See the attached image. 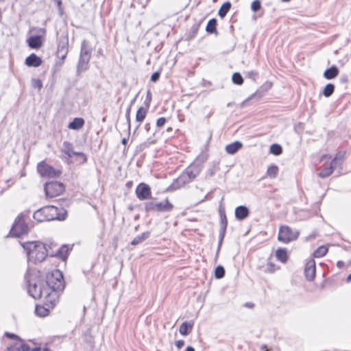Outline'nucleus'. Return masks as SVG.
I'll use <instances>...</instances> for the list:
<instances>
[{"instance_id": "obj_27", "label": "nucleus", "mask_w": 351, "mask_h": 351, "mask_svg": "<svg viewBox=\"0 0 351 351\" xmlns=\"http://www.w3.org/2000/svg\"><path fill=\"white\" fill-rule=\"evenodd\" d=\"M147 108L141 107L138 109L136 114V121L139 123L137 127H139L141 123L145 119L147 112Z\"/></svg>"}, {"instance_id": "obj_45", "label": "nucleus", "mask_w": 351, "mask_h": 351, "mask_svg": "<svg viewBox=\"0 0 351 351\" xmlns=\"http://www.w3.org/2000/svg\"><path fill=\"white\" fill-rule=\"evenodd\" d=\"M247 77L255 81L258 75V73L256 71H251L246 73Z\"/></svg>"}, {"instance_id": "obj_2", "label": "nucleus", "mask_w": 351, "mask_h": 351, "mask_svg": "<svg viewBox=\"0 0 351 351\" xmlns=\"http://www.w3.org/2000/svg\"><path fill=\"white\" fill-rule=\"evenodd\" d=\"M25 251L27 261L32 264L42 263L49 256V245L41 241H28L21 243Z\"/></svg>"}, {"instance_id": "obj_26", "label": "nucleus", "mask_w": 351, "mask_h": 351, "mask_svg": "<svg viewBox=\"0 0 351 351\" xmlns=\"http://www.w3.org/2000/svg\"><path fill=\"white\" fill-rule=\"evenodd\" d=\"M84 125V120L82 118H75L71 123H69L68 128L69 129L78 130L81 129Z\"/></svg>"}, {"instance_id": "obj_10", "label": "nucleus", "mask_w": 351, "mask_h": 351, "mask_svg": "<svg viewBox=\"0 0 351 351\" xmlns=\"http://www.w3.org/2000/svg\"><path fill=\"white\" fill-rule=\"evenodd\" d=\"M69 52V37L67 34H62L58 40L56 54L60 62L59 64H63Z\"/></svg>"}, {"instance_id": "obj_38", "label": "nucleus", "mask_w": 351, "mask_h": 351, "mask_svg": "<svg viewBox=\"0 0 351 351\" xmlns=\"http://www.w3.org/2000/svg\"><path fill=\"white\" fill-rule=\"evenodd\" d=\"M334 90L335 86L332 84H328L323 90V94L325 97H328L333 93Z\"/></svg>"}, {"instance_id": "obj_17", "label": "nucleus", "mask_w": 351, "mask_h": 351, "mask_svg": "<svg viewBox=\"0 0 351 351\" xmlns=\"http://www.w3.org/2000/svg\"><path fill=\"white\" fill-rule=\"evenodd\" d=\"M202 165L201 164L193 163L189 166L186 169V173L193 180L201 172Z\"/></svg>"}, {"instance_id": "obj_57", "label": "nucleus", "mask_w": 351, "mask_h": 351, "mask_svg": "<svg viewBox=\"0 0 351 351\" xmlns=\"http://www.w3.org/2000/svg\"><path fill=\"white\" fill-rule=\"evenodd\" d=\"M337 265H338V266H340V265H343V262H341V261H339V262L337 263Z\"/></svg>"}, {"instance_id": "obj_22", "label": "nucleus", "mask_w": 351, "mask_h": 351, "mask_svg": "<svg viewBox=\"0 0 351 351\" xmlns=\"http://www.w3.org/2000/svg\"><path fill=\"white\" fill-rule=\"evenodd\" d=\"M27 43L32 49H38L42 46L40 36H32L27 39Z\"/></svg>"}, {"instance_id": "obj_47", "label": "nucleus", "mask_w": 351, "mask_h": 351, "mask_svg": "<svg viewBox=\"0 0 351 351\" xmlns=\"http://www.w3.org/2000/svg\"><path fill=\"white\" fill-rule=\"evenodd\" d=\"M166 122V119L165 117H160L156 121V126L158 128H162Z\"/></svg>"}, {"instance_id": "obj_1", "label": "nucleus", "mask_w": 351, "mask_h": 351, "mask_svg": "<svg viewBox=\"0 0 351 351\" xmlns=\"http://www.w3.org/2000/svg\"><path fill=\"white\" fill-rule=\"evenodd\" d=\"M25 280L28 286V293L34 299L44 298L46 305L53 306L58 296L54 292H49V288L46 286L45 281L36 270H28L25 275Z\"/></svg>"}, {"instance_id": "obj_37", "label": "nucleus", "mask_w": 351, "mask_h": 351, "mask_svg": "<svg viewBox=\"0 0 351 351\" xmlns=\"http://www.w3.org/2000/svg\"><path fill=\"white\" fill-rule=\"evenodd\" d=\"M269 151H270V153L273 154L274 155L278 156L280 154H282V148L281 145L274 143L270 146Z\"/></svg>"}, {"instance_id": "obj_61", "label": "nucleus", "mask_w": 351, "mask_h": 351, "mask_svg": "<svg viewBox=\"0 0 351 351\" xmlns=\"http://www.w3.org/2000/svg\"><path fill=\"white\" fill-rule=\"evenodd\" d=\"M246 305H247V306H252L251 304H246Z\"/></svg>"}, {"instance_id": "obj_43", "label": "nucleus", "mask_w": 351, "mask_h": 351, "mask_svg": "<svg viewBox=\"0 0 351 351\" xmlns=\"http://www.w3.org/2000/svg\"><path fill=\"white\" fill-rule=\"evenodd\" d=\"M261 8V3L259 0L254 1L251 4V9L253 12L258 11Z\"/></svg>"}, {"instance_id": "obj_20", "label": "nucleus", "mask_w": 351, "mask_h": 351, "mask_svg": "<svg viewBox=\"0 0 351 351\" xmlns=\"http://www.w3.org/2000/svg\"><path fill=\"white\" fill-rule=\"evenodd\" d=\"M192 181V179L186 173V171L182 173V174L176 180L173 185L176 188L182 187L186 184L189 183Z\"/></svg>"}, {"instance_id": "obj_4", "label": "nucleus", "mask_w": 351, "mask_h": 351, "mask_svg": "<svg viewBox=\"0 0 351 351\" xmlns=\"http://www.w3.org/2000/svg\"><path fill=\"white\" fill-rule=\"evenodd\" d=\"M46 286L49 288V292L58 294L64 287V282L62 272L58 269H54L46 276ZM58 297V295H57Z\"/></svg>"}, {"instance_id": "obj_8", "label": "nucleus", "mask_w": 351, "mask_h": 351, "mask_svg": "<svg viewBox=\"0 0 351 351\" xmlns=\"http://www.w3.org/2000/svg\"><path fill=\"white\" fill-rule=\"evenodd\" d=\"M45 195L47 198H53L62 194L64 189V185L57 181L47 182L44 186Z\"/></svg>"}, {"instance_id": "obj_36", "label": "nucleus", "mask_w": 351, "mask_h": 351, "mask_svg": "<svg viewBox=\"0 0 351 351\" xmlns=\"http://www.w3.org/2000/svg\"><path fill=\"white\" fill-rule=\"evenodd\" d=\"M328 252V248L322 245L319 247L313 253V255L316 258H320L324 256Z\"/></svg>"}, {"instance_id": "obj_35", "label": "nucleus", "mask_w": 351, "mask_h": 351, "mask_svg": "<svg viewBox=\"0 0 351 351\" xmlns=\"http://www.w3.org/2000/svg\"><path fill=\"white\" fill-rule=\"evenodd\" d=\"M278 173V167L276 165H271L268 167L267 171V176L275 178Z\"/></svg>"}, {"instance_id": "obj_19", "label": "nucleus", "mask_w": 351, "mask_h": 351, "mask_svg": "<svg viewBox=\"0 0 351 351\" xmlns=\"http://www.w3.org/2000/svg\"><path fill=\"white\" fill-rule=\"evenodd\" d=\"M235 217L237 220H243L250 215V210L245 206H239L235 208Z\"/></svg>"}, {"instance_id": "obj_34", "label": "nucleus", "mask_w": 351, "mask_h": 351, "mask_svg": "<svg viewBox=\"0 0 351 351\" xmlns=\"http://www.w3.org/2000/svg\"><path fill=\"white\" fill-rule=\"evenodd\" d=\"M219 162L214 161L212 163V166L207 171V175L209 176H213L219 170Z\"/></svg>"}, {"instance_id": "obj_44", "label": "nucleus", "mask_w": 351, "mask_h": 351, "mask_svg": "<svg viewBox=\"0 0 351 351\" xmlns=\"http://www.w3.org/2000/svg\"><path fill=\"white\" fill-rule=\"evenodd\" d=\"M225 233H226V230H222L220 229L219 235V244H218V249H217V254L219 253V252L220 250V248H221V244H222V242H223V238L225 236Z\"/></svg>"}, {"instance_id": "obj_14", "label": "nucleus", "mask_w": 351, "mask_h": 351, "mask_svg": "<svg viewBox=\"0 0 351 351\" xmlns=\"http://www.w3.org/2000/svg\"><path fill=\"white\" fill-rule=\"evenodd\" d=\"M57 247V245L53 243L49 244V256H57L62 259H65L67 256L69 248L66 245H62L61 247H58L56 250H53L54 247Z\"/></svg>"}, {"instance_id": "obj_31", "label": "nucleus", "mask_w": 351, "mask_h": 351, "mask_svg": "<svg viewBox=\"0 0 351 351\" xmlns=\"http://www.w3.org/2000/svg\"><path fill=\"white\" fill-rule=\"evenodd\" d=\"M231 8V3L229 1L225 2L219 8L218 14L221 18H224Z\"/></svg>"}, {"instance_id": "obj_50", "label": "nucleus", "mask_w": 351, "mask_h": 351, "mask_svg": "<svg viewBox=\"0 0 351 351\" xmlns=\"http://www.w3.org/2000/svg\"><path fill=\"white\" fill-rule=\"evenodd\" d=\"M55 1L56 2V3L58 5L60 14L62 15L63 13V11H62V9L61 7L62 6V1L61 0H55Z\"/></svg>"}, {"instance_id": "obj_33", "label": "nucleus", "mask_w": 351, "mask_h": 351, "mask_svg": "<svg viewBox=\"0 0 351 351\" xmlns=\"http://www.w3.org/2000/svg\"><path fill=\"white\" fill-rule=\"evenodd\" d=\"M220 229L226 230L228 220L224 211L220 210Z\"/></svg>"}, {"instance_id": "obj_5", "label": "nucleus", "mask_w": 351, "mask_h": 351, "mask_svg": "<svg viewBox=\"0 0 351 351\" xmlns=\"http://www.w3.org/2000/svg\"><path fill=\"white\" fill-rule=\"evenodd\" d=\"M173 208V205L167 198L160 202L152 200L145 203V210L146 212L168 213L171 212Z\"/></svg>"}, {"instance_id": "obj_18", "label": "nucleus", "mask_w": 351, "mask_h": 351, "mask_svg": "<svg viewBox=\"0 0 351 351\" xmlns=\"http://www.w3.org/2000/svg\"><path fill=\"white\" fill-rule=\"evenodd\" d=\"M337 156L331 161L330 165L324 168L322 171L319 173V176L320 178H326L331 175L333 172L334 169L335 168L337 164Z\"/></svg>"}, {"instance_id": "obj_28", "label": "nucleus", "mask_w": 351, "mask_h": 351, "mask_svg": "<svg viewBox=\"0 0 351 351\" xmlns=\"http://www.w3.org/2000/svg\"><path fill=\"white\" fill-rule=\"evenodd\" d=\"M217 19H210L207 23L206 27V31L209 34H217Z\"/></svg>"}, {"instance_id": "obj_23", "label": "nucleus", "mask_w": 351, "mask_h": 351, "mask_svg": "<svg viewBox=\"0 0 351 351\" xmlns=\"http://www.w3.org/2000/svg\"><path fill=\"white\" fill-rule=\"evenodd\" d=\"M243 146V144L239 141H235L226 146V151L230 154H234Z\"/></svg>"}, {"instance_id": "obj_29", "label": "nucleus", "mask_w": 351, "mask_h": 351, "mask_svg": "<svg viewBox=\"0 0 351 351\" xmlns=\"http://www.w3.org/2000/svg\"><path fill=\"white\" fill-rule=\"evenodd\" d=\"M150 233L149 232H145L140 235L136 236L132 241L131 244L132 245H136L145 240H146L149 237Z\"/></svg>"}, {"instance_id": "obj_40", "label": "nucleus", "mask_w": 351, "mask_h": 351, "mask_svg": "<svg viewBox=\"0 0 351 351\" xmlns=\"http://www.w3.org/2000/svg\"><path fill=\"white\" fill-rule=\"evenodd\" d=\"M232 80L234 84L241 85L243 83V79L239 73H234L232 75Z\"/></svg>"}, {"instance_id": "obj_58", "label": "nucleus", "mask_w": 351, "mask_h": 351, "mask_svg": "<svg viewBox=\"0 0 351 351\" xmlns=\"http://www.w3.org/2000/svg\"><path fill=\"white\" fill-rule=\"evenodd\" d=\"M44 351H50V350H49V348H44Z\"/></svg>"}, {"instance_id": "obj_6", "label": "nucleus", "mask_w": 351, "mask_h": 351, "mask_svg": "<svg viewBox=\"0 0 351 351\" xmlns=\"http://www.w3.org/2000/svg\"><path fill=\"white\" fill-rule=\"evenodd\" d=\"M91 57V49L88 47L87 41L84 40L81 45L80 60L77 67V72L87 69V65Z\"/></svg>"}, {"instance_id": "obj_39", "label": "nucleus", "mask_w": 351, "mask_h": 351, "mask_svg": "<svg viewBox=\"0 0 351 351\" xmlns=\"http://www.w3.org/2000/svg\"><path fill=\"white\" fill-rule=\"evenodd\" d=\"M225 275V269L223 266L219 265L215 268V276L217 279L222 278Z\"/></svg>"}, {"instance_id": "obj_41", "label": "nucleus", "mask_w": 351, "mask_h": 351, "mask_svg": "<svg viewBox=\"0 0 351 351\" xmlns=\"http://www.w3.org/2000/svg\"><path fill=\"white\" fill-rule=\"evenodd\" d=\"M32 86L34 88H38V90H40L43 88V83L42 81L39 79L33 78L31 81Z\"/></svg>"}, {"instance_id": "obj_53", "label": "nucleus", "mask_w": 351, "mask_h": 351, "mask_svg": "<svg viewBox=\"0 0 351 351\" xmlns=\"http://www.w3.org/2000/svg\"><path fill=\"white\" fill-rule=\"evenodd\" d=\"M185 351H195V349L192 346H188L186 347Z\"/></svg>"}, {"instance_id": "obj_48", "label": "nucleus", "mask_w": 351, "mask_h": 351, "mask_svg": "<svg viewBox=\"0 0 351 351\" xmlns=\"http://www.w3.org/2000/svg\"><path fill=\"white\" fill-rule=\"evenodd\" d=\"M159 77H160V73L159 72H155V73H154L152 75L150 80H151L152 82H155L157 80H158Z\"/></svg>"}, {"instance_id": "obj_59", "label": "nucleus", "mask_w": 351, "mask_h": 351, "mask_svg": "<svg viewBox=\"0 0 351 351\" xmlns=\"http://www.w3.org/2000/svg\"><path fill=\"white\" fill-rule=\"evenodd\" d=\"M326 157H327V155H324V156H322V159H324V158H325Z\"/></svg>"}, {"instance_id": "obj_9", "label": "nucleus", "mask_w": 351, "mask_h": 351, "mask_svg": "<svg viewBox=\"0 0 351 351\" xmlns=\"http://www.w3.org/2000/svg\"><path fill=\"white\" fill-rule=\"evenodd\" d=\"M298 235L299 232L297 230H293L288 226H282L279 230L278 239L284 243H288L292 241L296 240Z\"/></svg>"}, {"instance_id": "obj_21", "label": "nucleus", "mask_w": 351, "mask_h": 351, "mask_svg": "<svg viewBox=\"0 0 351 351\" xmlns=\"http://www.w3.org/2000/svg\"><path fill=\"white\" fill-rule=\"evenodd\" d=\"M25 64L28 66L38 67L41 65L42 60L34 53H32L25 59Z\"/></svg>"}, {"instance_id": "obj_54", "label": "nucleus", "mask_w": 351, "mask_h": 351, "mask_svg": "<svg viewBox=\"0 0 351 351\" xmlns=\"http://www.w3.org/2000/svg\"><path fill=\"white\" fill-rule=\"evenodd\" d=\"M145 129L147 130V131H149V129H150V124L149 123H146L145 125Z\"/></svg>"}, {"instance_id": "obj_12", "label": "nucleus", "mask_w": 351, "mask_h": 351, "mask_svg": "<svg viewBox=\"0 0 351 351\" xmlns=\"http://www.w3.org/2000/svg\"><path fill=\"white\" fill-rule=\"evenodd\" d=\"M62 152H64L67 156L66 161L68 163L70 162V159L73 156H80L82 160V162H86L87 161V158L86 155L82 152H77L73 151V145L68 141L63 142Z\"/></svg>"}, {"instance_id": "obj_3", "label": "nucleus", "mask_w": 351, "mask_h": 351, "mask_svg": "<svg viewBox=\"0 0 351 351\" xmlns=\"http://www.w3.org/2000/svg\"><path fill=\"white\" fill-rule=\"evenodd\" d=\"M67 215L66 210L55 206H47L37 210L34 213V219L38 222L48 221L53 220L63 221Z\"/></svg>"}, {"instance_id": "obj_60", "label": "nucleus", "mask_w": 351, "mask_h": 351, "mask_svg": "<svg viewBox=\"0 0 351 351\" xmlns=\"http://www.w3.org/2000/svg\"><path fill=\"white\" fill-rule=\"evenodd\" d=\"M282 1H284V2H288V1H289L290 0H282Z\"/></svg>"}, {"instance_id": "obj_30", "label": "nucleus", "mask_w": 351, "mask_h": 351, "mask_svg": "<svg viewBox=\"0 0 351 351\" xmlns=\"http://www.w3.org/2000/svg\"><path fill=\"white\" fill-rule=\"evenodd\" d=\"M276 256L282 263H286L287 261V253L285 249H278L276 252Z\"/></svg>"}, {"instance_id": "obj_24", "label": "nucleus", "mask_w": 351, "mask_h": 351, "mask_svg": "<svg viewBox=\"0 0 351 351\" xmlns=\"http://www.w3.org/2000/svg\"><path fill=\"white\" fill-rule=\"evenodd\" d=\"M193 326V322H184L180 325L179 332L182 335L186 336L191 332Z\"/></svg>"}, {"instance_id": "obj_49", "label": "nucleus", "mask_w": 351, "mask_h": 351, "mask_svg": "<svg viewBox=\"0 0 351 351\" xmlns=\"http://www.w3.org/2000/svg\"><path fill=\"white\" fill-rule=\"evenodd\" d=\"M130 108H128L127 111H126V113H125V117H126V120H127V122H128V129L130 130Z\"/></svg>"}, {"instance_id": "obj_51", "label": "nucleus", "mask_w": 351, "mask_h": 351, "mask_svg": "<svg viewBox=\"0 0 351 351\" xmlns=\"http://www.w3.org/2000/svg\"><path fill=\"white\" fill-rule=\"evenodd\" d=\"M184 345V340H178L176 342V346L178 348V349H180L181 348H182Z\"/></svg>"}, {"instance_id": "obj_16", "label": "nucleus", "mask_w": 351, "mask_h": 351, "mask_svg": "<svg viewBox=\"0 0 351 351\" xmlns=\"http://www.w3.org/2000/svg\"><path fill=\"white\" fill-rule=\"evenodd\" d=\"M29 346L21 338L9 346L5 351H29Z\"/></svg>"}, {"instance_id": "obj_56", "label": "nucleus", "mask_w": 351, "mask_h": 351, "mask_svg": "<svg viewBox=\"0 0 351 351\" xmlns=\"http://www.w3.org/2000/svg\"><path fill=\"white\" fill-rule=\"evenodd\" d=\"M347 282H350L351 281V274H350L348 277H347Z\"/></svg>"}, {"instance_id": "obj_15", "label": "nucleus", "mask_w": 351, "mask_h": 351, "mask_svg": "<svg viewBox=\"0 0 351 351\" xmlns=\"http://www.w3.org/2000/svg\"><path fill=\"white\" fill-rule=\"evenodd\" d=\"M316 266L314 260L311 259L306 263L304 267V274L308 281H312L315 277Z\"/></svg>"}, {"instance_id": "obj_13", "label": "nucleus", "mask_w": 351, "mask_h": 351, "mask_svg": "<svg viewBox=\"0 0 351 351\" xmlns=\"http://www.w3.org/2000/svg\"><path fill=\"white\" fill-rule=\"evenodd\" d=\"M135 193L139 200L149 199L152 195L151 188L145 183H140L136 188Z\"/></svg>"}, {"instance_id": "obj_62", "label": "nucleus", "mask_w": 351, "mask_h": 351, "mask_svg": "<svg viewBox=\"0 0 351 351\" xmlns=\"http://www.w3.org/2000/svg\"><path fill=\"white\" fill-rule=\"evenodd\" d=\"M171 128L167 130V131H171Z\"/></svg>"}, {"instance_id": "obj_11", "label": "nucleus", "mask_w": 351, "mask_h": 351, "mask_svg": "<svg viewBox=\"0 0 351 351\" xmlns=\"http://www.w3.org/2000/svg\"><path fill=\"white\" fill-rule=\"evenodd\" d=\"M37 171L40 176L46 178H58L61 174L60 170L55 169L53 167L44 161L38 164Z\"/></svg>"}, {"instance_id": "obj_32", "label": "nucleus", "mask_w": 351, "mask_h": 351, "mask_svg": "<svg viewBox=\"0 0 351 351\" xmlns=\"http://www.w3.org/2000/svg\"><path fill=\"white\" fill-rule=\"evenodd\" d=\"M35 313L39 317H45L49 314V311L43 306L36 305Z\"/></svg>"}, {"instance_id": "obj_52", "label": "nucleus", "mask_w": 351, "mask_h": 351, "mask_svg": "<svg viewBox=\"0 0 351 351\" xmlns=\"http://www.w3.org/2000/svg\"><path fill=\"white\" fill-rule=\"evenodd\" d=\"M40 350H41L40 347H34L33 348H31L29 347V351H40Z\"/></svg>"}, {"instance_id": "obj_42", "label": "nucleus", "mask_w": 351, "mask_h": 351, "mask_svg": "<svg viewBox=\"0 0 351 351\" xmlns=\"http://www.w3.org/2000/svg\"><path fill=\"white\" fill-rule=\"evenodd\" d=\"M277 269L274 263L269 262L265 267V271L267 273H274Z\"/></svg>"}, {"instance_id": "obj_46", "label": "nucleus", "mask_w": 351, "mask_h": 351, "mask_svg": "<svg viewBox=\"0 0 351 351\" xmlns=\"http://www.w3.org/2000/svg\"><path fill=\"white\" fill-rule=\"evenodd\" d=\"M4 335L5 337H7L8 338L14 339L15 341H17L21 339V337H19L18 335H16L14 333L9 332H5Z\"/></svg>"}, {"instance_id": "obj_7", "label": "nucleus", "mask_w": 351, "mask_h": 351, "mask_svg": "<svg viewBox=\"0 0 351 351\" xmlns=\"http://www.w3.org/2000/svg\"><path fill=\"white\" fill-rule=\"evenodd\" d=\"M27 216L23 213L18 215L15 219L14 223L12 226L11 232L16 237L27 234L29 231L28 226L26 223V217Z\"/></svg>"}, {"instance_id": "obj_25", "label": "nucleus", "mask_w": 351, "mask_h": 351, "mask_svg": "<svg viewBox=\"0 0 351 351\" xmlns=\"http://www.w3.org/2000/svg\"><path fill=\"white\" fill-rule=\"evenodd\" d=\"M339 74V69L336 66H332L324 71V76L328 80L335 78Z\"/></svg>"}, {"instance_id": "obj_55", "label": "nucleus", "mask_w": 351, "mask_h": 351, "mask_svg": "<svg viewBox=\"0 0 351 351\" xmlns=\"http://www.w3.org/2000/svg\"><path fill=\"white\" fill-rule=\"evenodd\" d=\"M127 142H128V140L125 138H123L121 141V143L123 145H126Z\"/></svg>"}]
</instances>
